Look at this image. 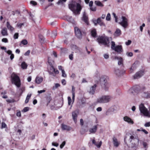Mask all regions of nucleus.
<instances>
[{
    "label": "nucleus",
    "instance_id": "obj_58",
    "mask_svg": "<svg viewBox=\"0 0 150 150\" xmlns=\"http://www.w3.org/2000/svg\"><path fill=\"white\" fill-rule=\"evenodd\" d=\"M52 146L57 147L58 146L59 144L58 143H57L54 142L52 143Z\"/></svg>",
    "mask_w": 150,
    "mask_h": 150
},
{
    "label": "nucleus",
    "instance_id": "obj_37",
    "mask_svg": "<svg viewBox=\"0 0 150 150\" xmlns=\"http://www.w3.org/2000/svg\"><path fill=\"white\" fill-rule=\"evenodd\" d=\"M103 56L105 59H107L109 58V55L108 53H106L104 54H103Z\"/></svg>",
    "mask_w": 150,
    "mask_h": 150
},
{
    "label": "nucleus",
    "instance_id": "obj_56",
    "mask_svg": "<svg viewBox=\"0 0 150 150\" xmlns=\"http://www.w3.org/2000/svg\"><path fill=\"white\" fill-rule=\"evenodd\" d=\"M67 0H59L58 2V4H62L63 2H65Z\"/></svg>",
    "mask_w": 150,
    "mask_h": 150
},
{
    "label": "nucleus",
    "instance_id": "obj_22",
    "mask_svg": "<svg viewBox=\"0 0 150 150\" xmlns=\"http://www.w3.org/2000/svg\"><path fill=\"white\" fill-rule=\"evenodd\" d=\"M97 126H94L93 127L90 128L89 130V132L91 133H95L97 129Z\"/></svg>",
    "mask_w": 150,
    "mask_h": 150
},
{
    "label": "nucleus",
    "instance_id": "obj_42",
    "mask_svg": "<svg viewBox=\"0 0 150 150\" xmlns=\"http://www.w3.org/2000/svg\"><path fill=\"white\" fill-rule=\"evenodd\" d=\"M21 43L25 45L27 44L28 42L26 40H23L21 41Z\"/></svg>",
    "mask_w": 150,
    "mask_h": 150
},
{
    "label": "nucleus",
    "instance_id": "obj_23",
    "mask_svg": "<svg viewBox=\"0 0 150 150\" xmlns=\"http://www.w3.org/2000/svg\"><path fill=\"white\" fill-rule=\"evenodd\" d=\"M43 78L41 77L37 76L36 78L35 82L38 84L41 83L43 81Z\"/></svg>",
    "mask_w": 150,
    "mask_h": 150
},
{
    "label": "nucleus",
    "instance_id": "obj_12",
    "mask_svg": "<svg viewBox=\"0 0 150 150\" xmlns=\"http://www.w3.org/2000/svg\"><path fill=\"white\" fill-rule=\"evenodd\" d=\"M102 88L106 91H108L109 88L110 86V84L108 83H105L101 84Z\"/></svg>",
    "mask_w": 150,
    "mask_h": 150
},
{
    "label": "nucleus",
    "instance_id": "obj_24",
    "mask_svg": "<svg viewBox=\"0 0 150 150\" xmlns=\"http://www.w3.org/2000/svg\"><path fill=\"white\" fill-rule=\"evenodd\" d=\"M6 26L8 29L11 31H13L14 30V28L10 25L8 22H7L6 23Z\"/></svg>",
    "mask_w": 150,
    "mask_h": 150
},
{
    "label": "nucleus",
    "instance_id": "obj_33",
    "mask_svg": "<svg viewBox=\"0 0 150 150\" xmlns=\"http://www.w3.org/2000/svg\"><path fill=\"white\" fill-rule=\"evenodd\" d=\"M65 19L69 21H71L72 20V18L71 16H67L65 17Z\"/></svg>",
    "mask_w": 150,
    "mask_h": 150
},
{
    "label": "nucleus",
    "instance_id": "obj_26",
    "mask_svg": "<svg viewBox=\"0 0 150 150\" xmlns=\"http://www.w3.org/2000/svg\"><path fill=\"white\" fill-rule=\"evenodd\" d=\"M83 19L85 22L88 25V17L87 16H86L85 13L83 14Z\"/></svg>",
    "mask_w": 150,
    "mask_h": 150
},
{
    "label": "nucleus",
    "instance_id": "obj_34",
    "mask_svg": "<svg viewBox=\"0 0 150 150\" xmlns=\"http://www.w3.org/2000/svg\"><path fill=\"white\" fill-rule=\"evenodd\" d=\"M135 69V65L134 64H133L130 68L131 72H132Z\"/></svg>",
    "mask_w": 150,
    "mask_h": 150
},
{
    "label": "nucleus",
    "instance_id": "obj_52",
    "mask_svg": "<svg viewBox=\"0 0 150 150\" xmlns=\"http://www.w3.org/2000/svg\"><path fill=\"white\" fill-rule=\"evenodd\" d=\"M6 125L4 122H3L2 123L1 127V128L2 129V128H5L6 127Z\"/></svg>",
    "mask_w": 150,
    "mask_h": 150
},
{
    "label": "nucleus",
    "instance_id": "obj_62",
    "mask_svg": "<svg viewBox=\"0 0 150 150\" xmlns=\"http://www.w3.org/2000/svg\"><path fill=\"white\" fill-rule=\"evenodd\" d=\"M5 52H6L8 54L11 55L12 54V51L11 50H9L8 51L6 50Z\"/></svg>",
    "mask_w": 150,
    "mask_h": 150
},
{
    "label": "nucleus",
    "instance_id": "obj_59",
    "mask_svg": "<svg viewBox=\"0 0 150 150\" xmlns=\"http://www.w3.org/2000/svg\"><path fill=\"white\" fill-rule=\"evenodd\" d=\"M69 57L71 60H72L73 59V54H71L69 55Z\"/></svg>",
    "mask_w": 150,
    "mask_h": 150
},
{
    "label": "nucleus",
    "instance_id": "obj_41",
    "mask_svg": "<svg viewBox=\"0 0 150 150\" xmlns=\"http://www.w3.org/2000/svg\"><path fill=\"white\" fill-rule=\"evenodd\" d=\"M24 25L23 23H18L17 24V25L16 26L19 28H21L22 26H23Z\"/></svg>",
    "mask_w": 150,
    "mask_h": 150
},
{
    "label": "nucleus",
    "instance_id": "obj_30",
    "mask_svg": "<svg viewBox=\"0 0 150 150\" xmlns=\"http://www.w3.org/2000/svg\"><path fill=\"white\" fill-rule=\"evenodd\" d=\"M55 71V69L54 68L53 66H51L50 67V70H49V72L50 74H53L54 71Z\"/></svg>",
    "mask_w": 150,
    "mask_h": 150
},
{
    "label": "nucleus",
    "instance_id": "obj_5",
    "mask_svg": "<svg viewBox=\"0 0 150 150\" xmlns=\"http://www.w3.org/2000/svg\"><path fill=\"white\" fill-rule=\"evenodd\" d=\"M98 42L99 43H101L103 45L109 47L110 46L109 41L108 38L106 37H98L97 39Z\"/></svg>",
    "mask_w": 150,
    "mask_h": 150
},
{
    "label": "nucleus",
    "instance_id": "obj_47",
    "mask_svg": "<svg viewBox=\"0 0 150 150\" xmlns=\"http://www.w3.org/2000/svg\"><path fill=\"white\" fill-rule=\"evenodd\" d=\"M62 76L64 77H66L67 76V75L65 73V71L64 70H62Z\"/></svg>",
    "mask_w": 150,
    "mask_h": 150
},
{
    "label": "nucleus",
    "instance_id": "obj_43",
    "mask_svg": "<svg viewBox=\"0 0 150 150\" xmlns=\"http://www.w3.org/2000/svg\"><path fill=\"white\" fill-rule=\"evenodd\" d=\"M6 101L9 103L14 102L15 101L13 99H8L6 100Z\"/></svg>",
    "mask_w": 150,
    "mask_h": 150
},
{
    "label": "nucleus",
    "instance_id": "obj_51",
    "mask_svg": "<svg viewBox=\"0 0 150 150\" xmlns=\"http://www.w3.org/2000/svg\"><path fill=\"white\" fill-rule=\"evenodd\" d=\"M131 42L132 41L131 40H128L127 41L125 42V44L127 45H129L131 44Z\"/></svg>",
    "mask_w": 150,
    "mask_h": 150
},
{
    "label": "nucleus",
    "instance_id": "obj_19",
    "mask_svg": "<svg viewBox=\"0 0 150 150\" xmlns=\"http://www.w3.org/2000/svg\"><path fill=\"white\" fill-rule=\"evenodd\" d=\"M124 120L128 122L129 124H132L134 123V122L129 117L126 116L123 118Z\"/></svg>",
    "mask_w": 150,
    "mask_h": 150
},
{
    "label": "nucleus",
    "instance_id": "obj_38",
    "mask_svg": "<svg viewBox=\"0 0 150 150\" xmlns=\"http://www.w3.org/2000/svg\"><path fill=\"white\" fill-rule=\"evenodd\" d=\"M149 95V94L147 93L144 92L143 94V96L145 98H148Z\"/></svg>",
    "mask_w": 150,
    "mask_h": 150
},
{
    "label": "nucleus",
    "instance_id": "obj_16",
    "mask_svg": "<svg viewBox=\"0 0 150 150\" xmlns=\"http://www.w3.org/2000/svg\"><path fill=\"white\" fill-rule=\"evenodd\" d=\"M113 142L114 146L116 147H118L120 144V142L118 141L117 139L115 137L113 138Z\"/></svg>",
    "mask_w": 150,
    "mask_h": 150
},
{
    "label": "nucleus",
    "instance_id": "obj_44",
    "mask_svg": "<svg viewBox=\"0 0 150 150\" xmlns=\"http://www.w3.org/2000/svg\"><path fill=\"white\" fill-rule=\"evenodd\" d=\"M29 110V108L28 107H25L22 110V112H25L28 111Z\"/></svg>",
    "mask_w": 150,
    "mask_h": 150
},
{
    "label": "nucleus",
    "instance_id": "obj_7",
    "mask_svg": "<svg viewBox=\"0 0 150 150\" xmlns=\"http://www.w3.org/2000/svg\"><path fill=\"white\" fill-rule=\"evenodd\" d=\"M125 73V71L123 69L120 70L118 68H116L114 70V74L118 77L121 76Z\"/></svg>",
    "mask_w": 150,
    "mask_h": 150
},
{
    "label": "nucleus",
    "instance_id": "obj_17",
    "mask_svg": "<svg viewBox=\"0 0 150 150\" xmlns=\"http://www.w3.org/2000/svg\"><path fill=\"white\" fill-rule=\"evenodd\" d=\"M114 59L115 60H117L118 61V64L119 65H122L123 63V59L121 57L115 56V57Z\"/></svg>",
    "mask_w": 150,
    "mask_h": 150
},
{
    "label": "nucleus",
    "instance_id": "obj_31",
    "mask_svg": "<svg viewBox=\"0 0 150 150\" xmlns=\"http://www.w3.org/2000/svg\"><path fill=\"white\" fill-rule=\"evenodd\" d=\"M21 67L23 69H26L27 67V65L25 62H23L21 65Z\"/></svg>",
    "mask_w": 150,
    "mask_h": 150
},
{
    "label": "nucleus",
    "instance_id": "obj_20",
    "mask_svg": "<svg viewBox=\"0 0 150 150\" xmlns=\"http://www.w3.org/2000/svg\"><path fill=\"white\" fill-rule=\"evenodd\" d=\"M121 30L119 28H117L114 35L115 37H118L121 34Z\"/></svg>",
    "mask_w": 150,
    "mask_h": 150
},
{
    "label": "nucleus",
    "instance_id": "obj_8",
    "mask_svg": "<svg viewBox=\"0 0 150 150\" xmlns=\"http://www.w3.org/2000/svg\"><path fill=\"white\" fill-rule=\"evenodd\" d=\"M78 114L79 112L77 110H76L72 112V117L75 123L77 122V119Z\"/></svg>",
    "mask_w": 150,
    "mask_h": 150
},
{
    "label": "nucleus",
    "instance_id": "obj_11",
    "mask_svg": "<svg viewBox=\"0 0 150 150\" xmlns=\"http://www.w3.org/2000/svg\"><path fill=\"white\" fill-rule=\"evenodd\" d=\"M115 52L119 53H121L123 52L122 47L121 45H117L116 46V47L114 49Z\"/></svg>",
    "mask_w": 150,
    "mask_h": 150
},
{
    "label": "nucleus",
    "instance_id": "obj_21",
    "mask_svg": "<svg viewBox=\"0 0 150 150\" xmlns=\"http://www.w3.org/2000/svg\"><path fill=\"white\" fill-rule=\"evenodd\" d=\"M1 34L3 36H6L8 35L7 29L6 28H3L1 31Z\"/></svg>",
    "mask_w": 150,
    "mask_h": 150
},
{
    "label": "nucleus",
    "instance_id": "obj_14",
    "mask_svg": "<svg viewBox=\"0 0 150 150\" xmlns=\"http://www.w3.org/2000/svg\"><path fill=\"white\" fill-rule=\"evenodd\" d=\"M96 87V85L95 84L90 87V89L88 90L89 93L91 94H93L95 93Z\"/></svg>",
    "mask_w": 150,
    "mask_h": 150
},
{
    "label": "nucleus",
    "instance_id": "obj_57",
    "mask_svg": "<svg viewBox=\"0 0 150 150\" xmlns=\"http://www.w3.org/2000/svg\"><path fill=\"white\" fill-rule=\"evenodd\" d=\"M144 126L145 127H149L150 126V122H146L144 124Z\"/></svg>",
    "mask_w": 150,
    "mask_h": 150
},
{
    "label": "nucleus",
    "instance_id": "obj_60",
    "mask_svg": "<svg viewBox=\"0 0 150 150\" xmlns=\"http://www.w3.org/2000/svg\"><path fill=\"white\" fill-rule=\"evenodd\" d=\"M18 33H16L14 35V38L15 39H17L18 38Z\"/></svg>",
    "mask_w": 150,
    "mask_h": 150
},
{
    "label": "nucleus",
    "instance_id": "obj_63",
    "mask_svg": "<svg viewBox=\"0 0 150 150\" xmlns=\"http://www.w3.org/2000/svg\"><path fill=\"white\" fill-rule=\"evenodd\" d=\"M66 81L64 79H63L62 81V83L64 85H65L66 84Z\"/></svg>",
    "mask_w": 150,
    "mask_h": 150
},
{
    "label": "nucleus",
    "instance_id": "obj_25",
    "mask_svg": "<svg viewBox=\"0 0 150 150\" xmlns=\"http://www.w3.org/2000/svg\"><path fill=\"white\" fill-rule=\"evenodd\" d=\"M135 90L133 88L129 89L127 91V93L131 95H134Z\"/></svg>",
    "mask_w": 150,
    "mask_h": 150
},
{
    "label": "nucleus",
    "instance_id": "obj_49",
    "mask_svg": "<svg viewBox=\"0 0 150 150\" xmlns=\"http://www.w3.org/2000/svg\"><path fill=\"white\" fill-rule=\"evenodd\" d=\"M71 47L72 50H74L77 49V47L74 45H72L71 46Z\"/></svg>",
    "mask_w": 150,
    "mask_h": 150
},
{
    "label": "nucleus",
    "instance_id": "obj_45",
    "mask_svg": "<svg viewBox=\"0 0 150 150\" xmlns=\"http://www.w3.org/2000/svg\"><path fill=\"white\" fill-rule=\"evenodd\" d=\"M68 105H70L71 104L72 102L71 98L70 97H68Z\"/></svg>",
    "mask_w": 150,
    "mask_h": 150
},
{
    "label": "nucleus",
    "instance_id": "obj_48",
    "mask_svg": "<svg viewBox=\"0 0 150 150\" xmlns=\"http://www.w3.org/2000/svg\"><path fill=\"white\" fill-rule=\"evenodd\" d=\"M57 33L56 31H55L52 32V37H55L57 36Z\"/></svg>",
    "mask_w": 150,
    "mask_h": 150
},
{
    "label": "nucleus",
    "instance_id": "obj_27",
    "mask_svg": "<svg viewBox=\"0 0 150 150\" xmlns=\"http://www.w3.org/2000/svg\"><path fill=\"white\" fill-rule=\"evenodd\" d=\"M91 35L93 37H95L96 35V30L95 29H93L91 30Z\"/></svg>",
    "mask_w": 150,
    "mask_h": 150
},
{
    "label": "nucleus",
    "instance_id": "obj_54",
    "mask_svg": "<svg viewBox=\"0 0 150 150\" xmlns=\"http://www.w3.org/2000/svg\"><path fill=\"white\" fill-rule=\"evenodd\" d=\"M2 42H5L7 43L8 42V40L6 38H3L2 39Z\"/></svg>",
    "mask_w": 150,
    "mask_h": 150
},
{
    "label": "nucleus",
    "instance_id": "obj_2",
    "mask_svg": "<svg viewBox=\"0 0 150 150\" xmlns=\"http://www.w3.org/2000/svg\"><path fill=\"white\" fill-rule=\"evenodd\" d=\"M112 98V96L110 95H102L97 99L96 102L98 103H107L110 102Z\"/></svg>",
    "mask_w": 150,
    "mask_h": 150
},
{
    "label": "nucleus",
    "instance_id": "obj_50",
    "mask_svg": "<svg viewBox=\"0 0 150 150\" xmlns=\"http://www.w3.org/2000/svg\"><path fill=\"white\" fill-rule=\"evenodd\" d=\"M60 86V85L59 83H56L55 85V86L53 88V89H54Z\"/></svg>",
    "mask_w": 150,
    "mask_h": 150
},
{
    "label": "nucleus",
    "instance_id": "obj_55",
    "mask_svg": "<svg viewBox=\"0 0 150 150\" xmlns=\"http://www.w3.org/2000/svg\"><path fill=\"white\" fill-rule=\"evenodd\" d=\"M90 8L91 10L93 11H95L96 10V8L95 7H91Z\"/></svg>",
    "mask_w": 150,
    "mask_h": 150
},
{
    "label": "nucleus",
    "instance_id": "obj_53",
    "mask_svg": "<svg viewBox=\"0 0 150 150\" xmlns=\"http://www.w3.org/2000/svg\"><path fill=\"white\" fill-rule=\"evenodd\" d=\"M30 3L33 6H35L37 4L36 2L33 1H31L30 2Z\"/></svg>",
    "mask_w": 150,
    "mask_h": 150
},
{
    "label": "nucleus",
    "instance_id": "obj_1",
    "mask_svg": "<svg viewBox=\"0 0 150 150\" xmlns=\"http://www.w3.org/2000/svg\"><path fill=\"white\" fill-rule=\"evenodd\" d=\"M69 9L74 13H78L81 10L80 4L74 1H72L69 5Z\"/></svg>",
    "mask_w": 150,
    "mask_h": 150
},
{
    "label": "nucleus",
    "instance_id": "obj_9",
    "mask_svg": "<svg viewBox=\"0 0 150 150\" xmlns=\"http://www.w3.org/2000/svg\"><path fill=\"white\" fill-rule=\"evenodd\" d=\"M91 141H92V144L98 148H100L102 144V142L101 141L100 142L96 141L95 140L94 138H93V139H91Z\"/></svg>",
    "mask_w": 150,
    "mask_h": 150
},
{
    "label": "nucleus",
    "instance_id": "obj_18",
    "mask_svg": "<svg viewBox=\"0 0 150 150\" xmlns=\"http://www.w3.org/2000/svg\"><path fill=\"white\" fill-rule=\"evenodd\" d=\"M144 74V72L142 71H141L137 72L134 75V79H138L141 77Z\"/></svg>",
    "mask_w": 150,
    "mask_h": 150
},
{
    "label": "nucleus",
    "instance_id": "obj_36",
    "mask_svg": "<svg viewBox=\"0 0 150 150\" xmlns=\"http://www.w3.org/2000/svg\"><path fill=\"white\" fill-rule=\"evenodd\" d=\"M112 14L115 19V22L116 23L117 22H118V20L117 19L118 18L117 16H116V14L114 13H113Z\"/></svg>",
    "mask_w": 150,
    "mask_h": 150
},
{
    "label": "nucleus",
    "instance_id": "obj_6",
    "mask_svg": "<svg viewBox=\"0 0 150 150\" xmlns=\"http://www.w3.org/2000/svg\"><path fill=\"white\" fill-rule=\"evenodd\" d=\"M11 77L12 79V82L14 83L18 88L20 87L21 83L19 77L13 73L11 74Z\"/></svg>",
    "mask_w": 150,
    "mask_h": 150
},
{
    "label": "nucleus",
    "instance_id": "obj_39",
    "mask_svg": "<svg viewBox=\"0 0 150 150\" xmlns=\"http://www.w3.org/2000/svg\"><path fill=\"white\" fill-rule=\"evenodd\" d=\"M111 16L110 13H108L107 14V16L106 18V19L107 21H110V20Z\"/></svg>",
    "mask_w": 150,
    "mask_h": 150
},
{
    "label": "nucleus",
    "instance_id": "obj_32",
    "mask_svg": "<svg viewBox=\"0 0 150 150\" xmlns=\"http://www.w3.org/2000/svg\"><path fill=\"white\" fill-rule=\"evenodd\" d=\"M31 96V94H28L27 95V97L26 98V100L25 101V103H28L29 100L30 99V98Z\"/></svg>",
    "mask_w": 150,
    "mask_h": 150
},
{
    "label": "nucleus",
    "instance_id": "obj_40",
    "mask_svg": "<svg viewBox=\"0 0 150 150\" xmlns=\"http://www.w3.org/2000/svg\"><path fill=\"white\" fill-rule=\"evenodd\" d=\"M126 55L128 57H131L133 56V54L132 52H127L126 53Z\"/></svg>",
    "mask_w": 150,
    "mask_h": 150
},
{
    "label": "nucleus",
    "instance_id": "obj_61",
    "mask_svg": "<svg viewBox=\"0 0 150 150\" xmlns=\"http://www.w3.org/2000/svg\"><path fill=\"white\" fill-rule=\"evenodd\" d=\"M30 50H28L27 51V52H26L24 54V55L25 56H28V55L30 53Z\"/></svg>",
    "mask_w": 150,
    "mask_h": 150
},
{
    "label": "nucleus",
    "instance_id": "obj_10",
    "mask_svg": "<svg viewBox=\"0 0 150 150\" xmlns=\"http://www.w3.org/2000/svg\"><path fill=\"white\" fill-rule=\"evenodd\" d=\"M75 34L78 38H81L82 34L79 29L77 27L74 28Z\"/></svg>",
    "mask_w": 150,
    "mask_h": 150
},
{
    "label": "nucleus",
    "instance_id": "obj_29",
    "mask_svg": "<svg viewBox=\"0 0 150 150\" xmlns=\"http://www.w3.org/2000/svg\"><path fill=\"white\" fill-rule=\"evenodd\" d=\"M39 40L40 42L42 43H43L45 42V38L44 37L41 35H39Z\"/></svg>",
    "mask_w": 150,
    "mask_h": 150
},
{
    "label": "nucleus",
    "instance_id": "obj_4",
    "mask_svg": "<svg viewBox=\"0 0 150 150\" xmlns=\"http://www.w3.org/2000/svg\"><path fill=\"white\" fill-rule=\"evenodd\" d=\"M118 21L117 23L125 28L128 25V20L125 16H122L119 18Z\"/></svg>",
    "mask_w": 150,
    "mask_h": 150
},
{
    "label": "nucleus",
    "instance_id": "obj_64",
    "mask_svg": "<svg viewBox=\"0 0 150 150\" xmlns=\"http://www.w3.org/2000/svg\"><path fill=\"white\" fill-rule=\"evenodd\" d=\"M101 22H102V21L101 20V19H100V18H98L97 19V23L98 24H99V23H100Z\"/></svg>",
    "mask_w": 150,
    "mask_h": 150
},
{
    "label": "nucleus",
    "instance_id": "obj_13",
    "mask_svg": "<svg viewBox=\"0 0 150 150\" xmlns=\"http://www.w3.org/2000/svg\"><path fill=\"white\" fill-rule=\"evenodd\" d=\"M109 79L108 77L106 76H101L100 78V81L102 84L105 83H108V81Z\"/></svg>",
    "mask_w": 150,
    "mask_h": 150
},
{
    "label": "nucleus",
    "instance_id": "obj_15",
    "mask_svg": "<svg viewBox=\"0 0 150 150\" xmlns=\"http://www.w3.org/2000/svg\"><path fill=\"white\" fill-rule=\"evenodd\" d=\"M61 127L62 129L63 130L69 131L71 129V128L69 126L64 124H61Z\"/></svg>",
    "mask_w": 150,
    "mask_h": 150
},
{
    "label": "nucleus",
    "instance_id": "obj_28",
    "mask_svg": "<svg viewBox=\"0 0 150 150\" xmlns=\"http://www.w3.org/2000/svg\"><path fill=\"white\" fill-rule=\"evenodd\" d=\"M95 4L98 6L101 7L103 6V5L101 3V2L98 1H95Z\"/></svg>",
    "mask_w": 150,
    "mask_h": 150
},
{
    "label": "nucleus",
    "instance_id": "obj_46",
    "mask_svg": "<svg viewBox=\"0 0 150 150\" xmlns=\"http://www.w3.org/2000/svg\"><path fill=\"white\" fill-rule=\"evenodd\" d=\"M65 144L66 142L65 141H63L60 146V148L61 149H62L65 146Z\"/></svg>",
    "mask_w": 150,
    "mask_h": 150
},
{
    "label": "nucleus",
    "instance_id": "obj_35",
    "mask_svg": "<svg viewBox=\"0 0 150 150\" xmlns=\"http://www.w3.org/2000/svg\"><path fill=\"white\" fill-rule=\"evenodd\" d=\"M111 43V48L112 50H114L115 47H116L115 42L113 41H112Z\"/></svg>",
    "mask_w": 150,
    "mask_h": 150
},
{
    "label": "nucleus",
    "instance_id": "obj_3",
    "mask_svg": "<svg viewBox=\"0 0 150 150\" xmlns=\"http://www.w3.org/2000/svg\"><path fill=\"white\" fill-rule=\"evenodd\" d=\"M129 141L130 143L131 147L133 148L138 146L139 139L138 137H134L133 135H131L129 137Z\"/></svg>",
    "mask_w": 150,
    "mask_h": 150
}]
</instances>
